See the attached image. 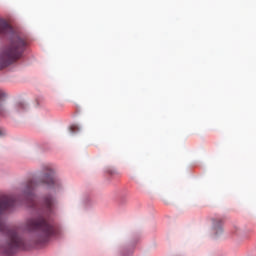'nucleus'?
<instances>
[{"mask_svg": "<svg viewBox=\"0 0 256 256\" xmlns=\"http://www.w3.org/2000/svg\"><path fill=\"white\" fill-rule=\"evenodd\" d=\"M0 135H5V130H3V128H0Z\"/></svg>", "mask_w": 256, "mask_h": 256, "instance_id": "obj_11", "label": "nucleus"}, {"mask_svg": "<svg viewBox=\"0 0 256 256\" xmlns=\"http://www.w3.org/2000/svg\"><path fill=\"white\" fill-rule=\"evenodd\" d=\"M8 33H13V28L4 20H0V35H7Z\"/></svg>", "mask_w": 256, "mask_h": 256, "instance_id": "obj_7", "label": "nucleus"}, {"mask_svg": "<svg viewBox=\"0 0 256 256\" xmlns=\"http://www.w3.org/2000/svg\"><path fill=\"white\" fill-rule=\"evenodd\" d=\"M15 205V200L9 196H2L0 198V215L3 211H7L9 207H13Z\"/></svg>", "mask_w": 256, "mask_h": 256, "instance_id": "obj_4", "label": "nucleus"}, {"mask_svg": "<svg viewBox=\"0 0 256 256\" xmlns=\"http://www.w3.org/2000/svg\"><path fill=\"white\" fill-rule=\"evenodd\" d=\"M9 242L3 247L2 253L5 255H11V253H15V251H19V249H25V242L17 231L8 230L7 232Z\"/></svg>", "mask_w": 256, "mask_h": 256, "instance_id": "obj_3", "label": "nucleus"}, {"mask_svg": "<svg viewBox=\"0 0 256 256\" xmlns=\"http://www.w3.org/2000/svg\"><path fill=\"white\" fill-rule=\"evenodd\" d=\"M6 230H7V226H5L3 222H0V231H6Z\"/></svg>", "mask_w": 256, "mask_h": 256, "instance_id": "obj_9", "label": "nucleus"}, {"mask_svg": "<svg viewBox=\"0 0 256 256\" xmlns=\"http://www.w3.org/2000/svg\"><path fill=\"white\" fill-rule=\"evenodd\" d=\"M38 185H40V182L37 180H30L27 185L26 188L24 190V193L27 197H29L31 195V191H33V189H35V187H37Z\"/></svg>", "mask_w": 256, "mask_h": 256, "instance_id": "obj_6", "label": "nucleus"}, {"mask_svg": "<svg viewBox=\"0 0 256 256\" xmlns=\"http://www.w3.org/2000/svg\"><path fill=\"white\" fill-rule=\"evenodd\" d=\"M25 49H27V42L19 36H14L10 46L1 54L0 63L11 65L13 61H17V59L23 57Z\"/></svg>", "mask_w": 256, "mask_h": 256, "instance_id": "obj_2", "label": "nucleus"}, {"mask_svg": "<svg viewBox=\"0 0 256 256\" xmlns=\"http://www.w3.org/2000/svg\"><path fill=\"white\" fill-rule=\"evenodd\" d=\"M70 131H72V133H75L76 131H79V127L77 125H72L70 127Z\"/></svg>", "mask_w": 256, "mask_h": 256, "instance_id": "obj_8", "label": "nucleus"}, {"mask_svg": "<svg viewBox=\"0 0 256 256\" xmlns=\"http://www.w3.org/2000/svg\"><path fill=\"white\" fill-rule=\"evenodd\" d=\"M43 183H45L48 187H55V185H57V179L53 177V170H50L49 173L43 176Z\"/></svg>", "mask_w": 256, "mask_h": 256, "instance_id": "obj_5", "label": "nucleus"}, {"mask_svg": "<svg viewBox=\"0 0 256 256\" xmlns=\"http://www.w3.org/2000/svg\"><path fill=\"white\" fill-rule=\"evenodd\" d=\"M16 107L17 111H22V109H25V105L23 104H18Z\"/></svg>", "mask_w": 256, "mask_h": 256, "instance_id": "obj_10", "label": "nucleus"}, {"mask_svg": "<svg viewBox=\"0 0 256 256\" xmlns=\"http://www.w3.org/2000/svg\"><path fill=\"white\" fill-rule=\"evenodd\" d=\"M53 205H55V200L53 197H45L44 207L46 209V213H43V215H40L36 218H30L26 221V231H38L39 239L42 243H47L49 239L59 235V229L47 223V220L45 219L49 213L53 212Z\"/></svg>", "mask_w": 256, "mask_h": 256, "instance_id": "obj_1", "label": "nucleus"}]
</instances>
